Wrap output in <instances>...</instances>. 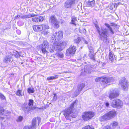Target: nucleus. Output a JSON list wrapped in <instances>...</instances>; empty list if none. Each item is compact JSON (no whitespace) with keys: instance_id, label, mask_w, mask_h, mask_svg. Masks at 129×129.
<instances>
[{"instance_id":"obj_1","label":"nucleus","mask_w":129,"mask_h":129,"mask_svg":"<svg viewBox=\"0 0 129 129\" xmlns=\"http://www.w3.org/2000/svg\"><path fill=\"white\" fill-rule=\"evenodd\" d=\"M105 25L108 29L102 28L101 31L97 24H95V26L99 34V38L104 43L107 44L109 43L110 42L109 39V34L108 31H109L110 34L112 35H113L114 33L113 29L109 24L105 23Z\"/></svg>"},{"instance_id":"obj_2","label":"nucleus","mask_w":129,"mask_h":129,"mask_svg":"<svg viewBox=\"0 0 129 129\" xmlns=\"http://www.w3.org/2000/svg\"><path fill=\"white\" fill-rule=\"evenodd\" d=\"M78 102V100H76L71 104L69 108L64 110L63 113L67 119H70V114L71 113L73 109L76 108Z\"/></svg>"},{"instance_id":"obj_3","label":"nucleus","mask_w":129,"mask_h":129,"mask_svg":"<svg viewBox=\"0 0 129 129\" xmlns=\"http://www.w3.org/2000/svg\"><path fill=\"white\" fill-rule=\"evenodd\" d=\"M114 80V78L112 77L110 78H103L101 77L96 78L95 79L96 82L101 81V83L104 88L107 86L109 83L113 82Z\"/></svg>"},{"instance_id":"obj_4","label":"nucleus","mask_w":129,"mask_h":129,"mask_svg":"<svg viewBox=\"0 0 129 129\" xmlns=\"http://www.w3.org/2000/svg\"><path fill=\"white\" fill-rule=\"evenodd\" d=\"M116 115V113L114 110L108 112L106 114L100 118V119L101 121H103L112 118L114 117Z\"/></svg>"},{"instance_id":"obj_5","label":"nucleus","mask_w":129,"mask_h":129,"mask_svg":"<svg viewBox=\"0 0 129 129\" xmlns=\"http://www.w3.org/2000/svg\"><path fill=\"white\" fill-rule=\"evenodd\" d=\"M79 0H67L64 4V7L67 9H71L72 7L77 6Z\"/></svg>"},{"instance_id":"obj_6","label":"nucleus","mask_w":129,"mask_h":129,"mask_svg":"<svg viewBox=\"0 0 129 129\" xmlns=\"http://www.w3.org/2000/svg\"><path fill=\"white\" fill-rule=\"evenodd\" d=\"M38 122L36 118H33L31 122V125L25 126V129H36L37 125H39L41 122V118L37 117Z\"/></svg>"},{"instance_id":"obj_7","label":"nucleus","mask_w":129,"mask_h":129,"mask_svg":"<svg viewBox=\"0 0 129 129\" xmlns=\"http://www.w3.org/2000/svg\"><path fill=\"white\" fill-rule=\"evenodd\" d=\"M67 44V41H63L61 42L60 43H58L57 42H55L54 44V49L56 51H61L66 46Z\"/></svg>"},{"instance_id":"obj_8","label":"nucleus","mask_w":129,"mask_h":129,"mask_svg":"<svg viewBox=\"0 0 129 129\" xmlns=\"http://www.w3.org/2000/svg\"><path fill=\"white\" fill-rule=\"evenodd\" d=\"M94 114L93 112L89 111L83 113L82 115V118L85 121H87L92 118Z\"/></svg>"},{"instance_id":"obj_9","label":"nucleus","mask_w":129,"mask_h":129,"mask_svg":"<svg viewBox=\"0 0 129 129\" xmlns=\"http://www.w3.org/2000/svg\"><path fill=\"white\" fill-rule=\"evenodd\" d=\"M33 103L34 101L33 100H29L28 103V107H25V115H27L29 114L30 111L33 110L38 108L36 107L33 106Z\"/></svg>"},{"instance_id":"obj_10","label":"nucleus","mask_w":129,"mask_h":129,"mask_svg":"<svg viewBox=\"0 0 129 129\" xmlns=\"http://www.w3.org/2000/svg\"><path fill=\"white\" fill-rule=\"evenodd\" d=\"M63 34V32L61 31H60L58 33L56 32L53 35L52 39L57 42V40H59L60 39L62 38Z\"/></svg>"},{"instance_id":"obj_11","label":"nucleus","mask_w":129,"mask_h":129,"mask_svg":"<svg viewBox=\"0 0 129 129\" xmlns=\"http://www.w3.org/2000/svg\"><path fill=\"white\" fill-rule=\"evenodd\" d=\"M111 104L112 107L118 108L122 107L123 104L122 102L119 99L114 100L111 101Z\"/></svg>"},{"instance_id":"obj_12","label":"nucleus","mask_w":129,"mask_h":129,"mask_svg":"<svg viewBox=\"0 0 129 129\" xmlns=\"http://www.w3.org/2000/svg\"><path fill=\"white\" fill-rule=\"evenodd\" d=\"M118 91L117 89H115L110 91L109 93V98L110 100L117 97L119 95Z\"/></svg>"},{"instance_id":"obj_13","label":"nucleus","mask_w":129,"mask_h":129,"mask_svg":"<svg viewBox=\"0 0 129 129\" xmlns=\"http://www.w3.org/2000/svg\"><path fill=\"white\" fill-rule=\"evenodd\" d=\"M49 46V43L46 40H45L43 42V44L39 45V48L41 49L42 53L45 54L47 52L46 48Z\"/></svg>"},{"instance_id":"obj_14","label":"nucleus","mask_w":129,"mask_h":129,"mask_svg":"<svg viewBox=\"0 0 129 129\" xmlns=\"http://www.w3.org/2000/svg\"><path fill=\"white\" fill-rule=\"evenodd\" d=\"M76 50V48L74 45L70 46L66 51V54L67 55L69 56L70 54H75Z\"/></svg>"},{"instance_id":"obj_15","label":"nucleus","mask_w":129,"mask_h":129,"mask_svg":"<svg viewBox=\"0 0 129 129\" xmlns=\"http://www.w3.org/2000/svg\"><path fill=\"white\" fill-rule=\"evenodd\" d=\"M50 21L54 24L55 28H57L59 27V22L55 18V16H52L50 18Z\"/></svg>"},{"instance_id":"obj_16","label":"nucleus","mask_w":129,"mask_h":129,"mask_svg":"<svg viewBox=\"0 0 129 129\" xmlns=\"http://www.w3.org/2000/svg\"><path fill=\"white\" fill-rule=\"evenodd\" d=\"M125 80V78L123 77L122 79L120 80L119 81V84L121 85V87L124 90H126L127 87V82Z\"/></svg>"},{"instance_id":"obj_17","label":"nucleus","mask_w":129,"mask_h":129,"mask_svg":"<svg viewBox=\"0 0 129 129\" xmlns=\"http://www.w3.org/2000/svg\"><path fill=\"white\" fill-rule=\"evenodd\" d=\"M85 86V84L83 83L79 84L78 86V91H75L74 92L76 96H77L82 91V89Z\"/></svg>"},{"instance_id":"obj_18","label":"nucleus","mask_w":129,"mask_h":129,"mask_svg":"<svg viewBox=\"0 0 129 129\" xmlns=\"http://www.w3.org/2000/svg\"><path fill=\"white\" fill-rule=\"evenodd\" d=\"M44 20L43 17L40 16L32 18V20L34 22H42Z\"/></svg>"},{"instance_id":"obj_19","label":"nucleus","mask_w":129,"mask_h":129,"mask_svg":"<svg viewBox=\"0 0 129 129\" xmlns=\"http://www.w3.org/2000/svg\"><path fill=\"white\" fill-rule=\"evenodd\" d=\"M12 58L11 56L9 55L5 57L4 59V61L5 63H7L11 61Z\"/></svg>"},{"instance_id":"obj_20","label":"nucleus","mask_w":129,"mask_h":129,"mask_svg":"<svg viewBox=\"0 0 129 129\" xmlns=\"http://www.w3.org/2000/svg\"><path fill=\"white\" fill-rule=\"evenodd\" d=\"M41 26V25H34L33 26V29L35 31H41L42 30Z\"/></svg>"},{"instance_id":"obj_21","label":"nucleus","mask_w":129,"mask_h":129,"mask_svg":"<svg viewBox=\"0 0 129 129\" xmlns=\"http://www.w3.org/2000/svg\"><path fill=\"white\" fill-rule=\"evenodd\" d=\"M115 56L112 52H110L109 53V59L111 61H113L115 59Z\"/></svg>"},{"instance_id":"obj_22","label":"nucleus","mask_w":129,"mask_h":129,"mask_svg":"<svg viewBox=\"0 0 129 129\" xmlns=\"http://www.w3.org/2000/svg\"><path fill=\"white\" fill-rule=\"evenodd\" d=\"M84 69L85 72L86 73H90L91 71V68L89 66H85Z\"/></svg>"},{"instance_id":"obj_23","label":"nucleus","mask_w":129,"mask_h":129,"mask_svg":"<svg viewBox=\"0 0 129 129\" xmlns=\"http://www.w3.org/2000/svg\"><path fill=\"white\" fill-rule=\"evenodd\" d=\"M95 4V1L92 2H87L86 5L87 7H92L94 6Z\"/></svg>"},{"instance_id":"obj_24","label":"nucleus","mask_w":129,"mask_h":129,"mask_svg":"<svg viewBox=\"0 0 129 129\" xmlns=\"http://www.w3.org/2000/svg\"><path fill=\"white\" fill-rule=\"evenodd\" d=\"M88 56L90 58V59L93 60H95V56L93 53V52L91 51H89V53L88 54Z\"/></svg>"},{"instance_id":"obj_25","label":"nucleus","mask_w":129,"mask_h":129,"mask_svg":"<svg viewBox=\"0 0 129 129\" xmlns=\"http://www.w3.org/2000/svg\"><path fill=\"white\" fill-rule=\"evenodd\" d=\"M58 77V76L57 75H55L54 76H49L47 78V80L49 81L50 80H53L55 79Z\"/></svg>"},{"instance_id":"obj_26","label":"nucleus","mask_w":129,"mask_h":129,"mask_svg":"<svg viewBox=\"0 0 129 129\" xmlns=\"http://www.w3.org/2000/svg\"><path fill=\"white\" fill-rule=\"evenodd\" d=\"M41 30L45 29H48L49 28V26L47 24L41 25Z\"/></svg>"},{"instance_id":"obj_27","label":"nucleus","mask_w":129,"mask_h":129,"mask_svg":"<svg viewBox=\"0 0 129 129\" xmlns=\"http://www.w3.org/2000/svg\"><path fill=\"white\" fill-rule=\"evenodd\" d=\"M111 124L112 126V127L111 128H113V129H114L117 125L118 123L114 121Z\"/></svg>"},{"instance_id":"obj_28","label":"nucleus","mask_w":129,"mask_h":129,"mask_svg":"<svg viewBox=\"0 0 129 129\" xmlns=\"http://www.w3.org/2000/svg\"><path fill=\"white\" fill-rule=\"evenodd\" d=\"M36 16V15L35 14H29L27 15H25V18H28L31 17H35Z\"/></svg>"},{"instance_id":"obj_29","label":"nucleus","mask_w":129,"mask_h":129,"mask_svg":"<svg viewBox=\"0 0 129 129\" xmlns=\"http://www.w3.org/2000/svg\"><path fill=\"white\" fill-rule=\"evenodd\" d=\"M53 95H54V96L53 97L52 99L51 100V101L52 102L55 101L56 100L57 98V96L55 93H54L53 94Z\"/></svg>"},{"instance_id":"obj_30","label":"nucleus","mask_w":129,"mask_h":129,"mask_svg":"<svg viewBox=\"0 0 129 129\" xmlns=\"http://www.w3.org/2000/svg\"><path fill=\"white\" fill-rule=\"evenodd\" d=\"M34 91H35L33 88H29L27 89V92L29 93H33Z\"/></svg>"},{"instance_id":"obj_31","label":"nucleus","mask_w":129,"mask_h":129,"mask_svg":"<svg viewBox=\"0 0 129 129\" xmlns=\"http://www.w3.org/2000/svg\"><path fill=\"white\" fill-rule=\"evenodd\" d=\"M81 41V38L80 37H78L76 39L74 40L75 43L78 44Z\"/></svg>"},{"instance_id":"obj_32","label":"nucleus","mask_w":129,"mask_h":129,"mask_svg":"<svg viewBox=\"0 0 129 129\" xmlns=\"http://www.w3.org/2000/svg\"><path fill=\"white\" fill-rule=\"evenodd\" d=\"M14 53H15L14 54V56L17 58H18L21 55V54L17 51H15V52H14Z\"/></svg>"},{"instance_id":"obj_33","label":"nucleus","mask_w":129,"mask_h":129,"mask_svg":"<svg viewBox=\"0 0 129 129\" xmlns=\"http://www.w3.org/2000/svg\"><path fill=\"white\" fill-rule=\"evenodd\" d=\"M82 129H94L93 127H92L89 125H87L84 127Z\"/></svg>"},{"instance_id":"obj_34","label":"nucleus","mask_w":129,"mask_h":129,"mask_svg":"<svg viewBox=\"0 0 129 129\" xmlns=\"http://www.w3.org/2000/svg\"><path fill=\"white\" fill-rule=\"evenodd\" d=\"M102 129H113V128H112L110 126L107 125L103 127Z\"/></svg>"},{"instance_id":"obj_35","label":"nucleus","mask_w":129,"mask_h":129,"mask_svg":"<svg viewBox=\"0 0 129 129\" xmlns=\"http://www.w3.org/2000/svg\"><path fill=\"white\" fill-rule=\"evenodd\" d=\"M76 20V17H73L72 18V20H71L72 23L75 25H76V24L75 23V21Z\"/></svg>"},{"instance_id":"obj_36","label":"nucleus","mask_w":129,"mask_h":129,"mask_svg":"<svg viewBox=\"0 0 129 129\" xmlns=\"http://www.w3.org/2000/svg\"><path fill=\"white\" fill-rule=\"evenodd\" d=\"M21 91L20 90H18L16 92V94L17 95L20 96L21 95Z\"/></svg>"},{"instance_id":"obj_37","label":"nucleus","mask_w":129,"mask_h":129,"mask_svg":"<svg viewBox=\"0 0 129 129\" xmlns=\"http://www.w3.org/2000/svg\"><path fill=\"white\" fill-rule=\"evenodd\" d=\"M49 32L47 30H45L43 32V33L45 35H48L49 33Z\"/></svg>"},{"instance_id":"obj_38","label":"nucleus","mask_w":129,"mask_h":129,"mask_svg":"<svg viewBox=\"0 0 129 129\" xmlns=\"http://www.w3.org/2000/svg\"><path fill=\"white\" fill-rule=\"evenodd\" d=\"M22 118V117L20 116L18 117V119H17L16 120L17 121H21Z\"/></svg>"},{"instance_id":"obj_39","label":"nucleus","mask_w":129,"mask_h":129,"mask_svg":"<svg viewBox=\"0 0 129 129\" xmlns=\"http://www.w3.org/2000/svg\"><path fill=\"white\" fill-rule=\"evenodd\" d=\"M82 31L84 33H86V29L84 28H83L82 29V30H79V31L80 33H82Z\"/></svg>"},{"instance_id":"obj_40","label":"nucleus","mask_w":129,"mask_h":129,"mask_svg":"<svg viewBox=\"0 0 129 129\" xmlns=\"http://www.w3.org/2000/svg\"><path fill=\"white\" fill-rule=\"evenodd\" d=\"M0 97L1 99H5V97L3 94L0 93Z\"/></svg>"},{"instance_id":"obj_41","label":"nucleus","mask_w":129,"mask_h":129,"mask_svg":"<svg viewBox=\"0 0 129 129\" xmlns=\"http://www.w3.org/2000/svg\"><path fill=\"white\" fill-rule=\"evenodd\" d=\"M77 9L76 8H75L73 7V8L71 9V13H73L74 12L73 11H75Z\"/></svg>"},{"instance_id":"obj_42","label":"nucleus","mask_w":129,"mask_h":129,"mask_svg":"<svg viewBox=\"0 0 129 129\" xmlns=\"http://www.w3.org/2000/svg\"><path fill=\"white\" fill-rule=\"evenodd\" d=\"M105 105L106 107H109V104L108 102H106L105 103Z\"/></svg>"},{"instance_id":"obj_43","label":"nucleus","mask_w":129,"mask_h":129,"mask_svg":"<svg viewBox=\"0 0 129 129\" xmlns=\"http://www.w3.org/2000/svg\"><path fill=\"white\" fill-rule=\"evenodd\" d=\"M17 33L19 35L20 34L21 32L20 30H16Z\"/></svg>"},{"instance_id":"obj_44","label":"nucleus","mask_w":129,"mask_h":129,"mask_svg":"<svg viewBox=\"0 0 129 129\" xmlns=\"http://www.w3.org/2000/svg\"><path fill=\"white\" fill-rule=\"evenodd\" d=\"M53 47H54V50L51 49V50H50V51L51 52H54V50H55L56 51V50L55 49H54V46H53Z\"/></svg>"},{"instance_id":"obj_45","label":"nucleus","mask_w":129,"mask_h":129,"mask_svg":"<svg viewBox=\"0 0 129 129\" xmlns=\"http://www.w3.org/2000/svg\"><path fill=\"white\" fill-rule=\"evenodd\" d=\"M118 5L117 4V3H116H116H115L114 4V7L115 8H116V7Z\"/></svg>"},{"instance_id":"obj_46","label":"nucleus","mask_w":129,"mask_h":129,"mask_svg":"<svg viewBox=\"0 0 129 129\" xmlns=\"http://www.w3.org/2000/svg\"><path fill=\"white\" fill-rule=\"evenodd\" d=\"M110 24H111V25H110V26H113L114 25V23H111ZM110 27H111V26H110Z\"/></svg>"},{"instance_id":"obj_47","label":"nucleus","mask_w":129,"mask_h":129,"mask_svg":"<svg viewBox=\"0 0 129 129\" xmlns=\"http://www.w3.org/2000/svg\"><path fill=\"white\" fill-rule=\"evenodd\" d=\"M84 42L86 44H88V42L87 41H86V40H84Z\"/></svg>"},{"instance_id":"obj_48","label":"nucleus","mask_w":129,"mask_h":129,"mask_svg":"<svg viewBox=\"0 0 129 129\" xmlns=\"http://www.w3.org/2000/svg\"><path fill=\"white\" fill-rule=\"evenodd\" d=\"M93 1H95V0H88L87 2H92Z\"/></svg>"},{"instance_id":"obj_49","label":"nucleus","mask_w":129,"mask_h":129,"mask_svg":"<svg viewBox=\"0 0 129 129\" xmlns=\"http://www.w3.org/2000/svg\"><path fill=\"white\" fill-rule=\"evenodd\" d=\"M20 17V16L19 15H18L16 16L15 18H19Z\"/></svg>"},{"instance_id":"obj_50","label":"nucleus","mask_w":129,"mask_h":129,"mask_svg":"<svg viewBox=\"0 0 129 129\" xmlns=\"http://www.w3.org/2000/svg\"><path fill=\"white\" fill-rule=\"evenodd\" d=\"M1 117V119H4V118L3 117Z\"/></svg>"},{"instance_id":"obj_51","label":"nucleus","mask_w":129,"mask_h":129,"mask_svg":"<svg viewBox=\"0 0 129 129\" xmlns=\"http://www.w3.org/2000/svg\"><path fill=\"white\" fill-rule=\"evenodd\" d=\"M51 82L50 81H49V82Z\"/></svg>"},{"instance_id":"obj_52","label":"nucleus","mask_w":129,"mask_h":129,"mask_svg":"<svg viewBox=\"0 0 129 129\" xmlns=\"http://www.w3.org/2000/svg\"><path fill=\"white\" fill-rule=\"evenodd\" d=\"M113 5H114V4H112V6H113Z\"/></svg>"},{"instance_id":"obj_53","label":"nucleus","mask_w":129,"mask_h":129,"mask_svg":"<svg viewBox=\"0 0 129 129\" xmlns=\"http://www.w3.org/2000/svg\"><path fill=\"white\" fill-rule=\"evenodd\" d=\"M24 76H23V78L24 77Z\"/></svg>"},{"instance_id":"obj_54","label":"nucleus","mask_w":129,"mask_h":129,"mask_svg":"<svg viewBox=\"0 0 129 129\" xmlns=\"http://www.w3.org/2000/svg\"><path fill=\"white\" fill-rule=\"evenodd\" d=\"M23 129H24V128H23Z\"/></svg>"}]
</instances>
